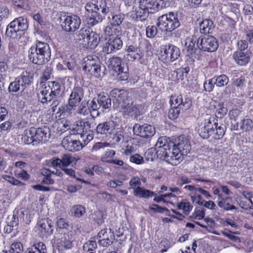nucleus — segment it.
I'll return each instance as SVG.
<instances>
[{"mask_svg": "<svg viewBox=\"0 0 253 253\" xmlns=\"http://www.w3.org/2000/svg\"><path fill=\"white\" fill-rule=\"evenodd\" d=\"M51 56L49 45L45 42L37 41L28 50V58L34 64L42 65L47 62Z\"/></svg>", "mask_w": 253, "mask_h": 253, "instance_id": "f257e3e1", "label": "nucleus"}, {"mask_svg": "<svg viewBox=\"0 0 253 253\" xmlns=\"http://www.w3.org/2000/svg\"><path fill=\"white\" fill-rule=\"evenodd\" d=\"M110 94L115 99L116 102L118 103L119 110L124 115L136 113L137 107L131 99L129 97L128 91L116 88L112 89Z\"/></svg>", "mask_w": 253, "mask_h": 253, "instance_id": "f03ea898", "label": "nucleus"}, {"mask_svg": "<svg viewBox=\"0 0 253 253\" xmlns=\"http://www.w3.org/2000/svg\"><path fill=\"white\" fill-rule=\"evenodd\" d=\"M50 129L47 126L40 127H30L24 131L22 140L26 144H32L37 145L46 142L50 137Z\"/></svg>", "mask_w": 253, "mask_h": 253, "instance_id": "7ed1b4c3", "label": "nucleus"}, {"mask_svg": "<svg viewBox=\"0 0 253 253\" xmlns=\"http://www.w3.org/2000/svg\"><path fill=\"white\" fill-rule=\"evenodd\" d=\"M156 25L159 30L167 34L178 28L180 22L177 14L171 12L160 16Z\"/></svg>", "mask_w": 253, "mask_h": 253, "instance_id": "20e7f679", "label": "nucleus"}, {"mask_svg": "<svg viewBox=\"0 0 253 253\" xmlns=\"http://www.w3.org/2000/svg\"><path fill=\"white\" fill-rule=\"evenodd\" d=\"M28 26L27 19L23 17H19L7 25L6 35L11 39L19 40L28 29Z\"/></svg>", "mask_w": 253, "mask_h": 253, "instance_id": "39448f33", "label": "nucleus"}, {"mask_svg": "<svg viewBox=\"0 0 253 253\" xmlns=\"http://www.w3.org/2000/svg\"><path fill=\"white\" fill-rule=\"evenodd\" d=\"M32 77L27 72L23 73L20 76L11 82L8 87L9 92L17 93L20 91L21 95L26 93V89L32 83Z\"/></svg>", "mask_w": 253, "mask_h": 253, "instance_id": "423d86ee", "label": "nucleus"}, {"mask_svg": "<svg viewBox=\"0 0 253 253\" xmlns=\"http://www.w3.org/2000/svg\"><path fill=\"white\" fill-rule=\"evenodd\" d=\"M83 70L96 78L102 77L104 74V69L101 68V63L97 56H88L84 58Z\"/></svg>", "mask_w": 253, "mask_h": 253, "instance_id": "0eeeda50", "label": "nucleus"}, {"mask_svg": "<svg viewBox=\"0 0 253 253\" xmlns=\"http://www.w3.org/2000/svg\"><path fill=\"white\" fill-rule=\"evenodd\" d=\"M165 137H160L155 145V147L149 148L145 152L147 159L150 160L151 161L156 158H159L160 160L167 159L168 161L172 162L173 163L171 158H168L166 156L167 153L166 148L162 147L164 145H165Z\"/></svg>", "mask_w": 253, "mask_h": 253, "instance_id": "6e6552de", "label": "nucleus"}, {"mask_svg": "<svg viewBox=\"0 0 253 253\" xmlns=\"http://www.w3.org/2000/svg\"><path fill=\"white\" fill-rule=\"evenodd\" d=\"M110 68L118 73V78L121 81H126L129 77L128 68L126 64L122 62L121 58L113 57L108 60Z\"/></svg>", "mask_w": 253, "mask_h": 253, "instance_id": "1a4fd4ad", "label": "nucleus"}, {"mask_svg": "<svg viewBox=\"0 0 253 253\" xmlns=\"http://www.w3.org/2000/svg\"><path fill=\"white\" fill-rule=\"evenodd\" d=\"M165 137V140L166 141V145L162 146L164 148H166L167 152L166 156L168 158H170L173 161V163L172 162L168 161L167 159H161V160L165 161L169 164L171 165L176 166L179 164L183 160V157H182L181 154L179 153V151L177 149H175L174 143L171 141L169 138Z\"/></svg>", "mask_w": 253, "mask_h": 253, "instance_id": "9d476101", "label": "nucleus"}, {"mask_svg": "<svg viewBox=\"0 0 253 253\" xmlns=\"http://www.w3.org/2000/svg\"><path fill=\"white\" fill-rule=\"evenodd\" d=\"M161 58L165 63L176 60L180 55L179 48L173 45H165L161 47Z\"/></svg>", "mask_w": 253, "mask_h": 253, "instance_id": "9b49d317", "label": "nucleus"}, {"mask_svg": "<svg viewBox=\"0 0 253 253\" xmlns=\"http://www.w3.org/2000/svg\"><path fill=\"white\" fill-rule=\"evenodd\" d=\"M197 46L205 51L213 52L217 49L218 42L214 37L207 35L198 38Z\"/></svg>", "mask_w": 253, "mask_h": 253, "instance_id": "f8f14e48", "label": "nucleus"}, {"mask_svg": "<svg viewBox=\"0 0 253 253\" xmlns=\"http://www.w3.org/2000/svg\"><path fill=\"white\" fill-rule=\"evenodd\" d=\"M155 128L147 124L142 125L139 124H135L133 126V134L144 138H151L155 134Z\"/></svg>", "mask_w": 253, "mask_h": 253, "instance_id": "ddd939ff", "label": "nucleus"}, {"mask_svg": "<svg viewBox=\"0 0 253 253\" xmlns=\"http://www.w3.org/2000/svg\"><path fill=\"white\" fill-rule=\"evenodd\" d=\"M84 98L83 88L79 86H75L72 90L69 98V106H66V110L69 113H72L73 107H76Z\"/></svg>", "mask_w": 253, "mask_h": 253, "instance_id": "4468645a", "label": "nucleus"}, {"mask_svg": "<svg viewBox=\"0 0 253 253\" xmlns=\"http://www.w3.org/2000/svg\"><path fill=\"white\" fill-rule=\"evenodd\" d=\"M81 24L80 17L76 15H72L64 17L62 26L66 32L73 33L79 28Z\"/></svg>", "mask_w": 253, "mask_h": 253, "instance_id": "2eb2a0df", "label": "nucleus"}, {"mask_svg": "<svg viewBox=\"0 0 253 253\" xmlns=\"http://www.w3.org/2000/svg\"><path fill=\"white\" fill-rule=\"evenodd\" d=\"M85 9L86 11L91 13L88 20V24L90 26H94L101 22L103 20L102 15L96 12V1L95 3L92 2L86 3L85 5Z\"/></svg>", "mask_w": 253, "mask_h": 253, "instance_id": "dca6fc26", "label": "nucleus"}, {"mask_svg": "<svg viewBox=\"0 0 253 253\" xmlns=\"http://www.w3.org/2000/svg\"><path fill=\"white\" fill-rule=\"evenodd\" d=\"M96 238L98 240L99 246L106 247L113 243L115 240V236L111 229L105 228L99 232Z\"/></svg>", "mask_w": 253, "mask_h": 253, "instance_id": "f3484780", "label": "nucleus"}, {"mask_svg": "<svg viewBox=\"0 0 253 253\" xmlns=\"http://www.w3.org/2000/svg\"><path fill=\"white\" fill-rule=\"evenodd\" d=\"M214 121H217L214 117H210L208 119H206L199 125L198 129V132L200 136L204 139L211 137L212 132L213 123Z\"/></svg>", "mask_w": 253, "mask_h": 253, "instance_id": "a211bd4d", "label": "nucleus"}, {"mask_svg": "<svg viewBox=\"0 0 253 253\" xmlns=\"http://www.w3.org/2000/svg\"><path fill=\"white\" fill-rule=\"evenodd\" d=\"M126 56L129 60L134 61L135 60L140 62L141 59L143 58L144 53L143 49L140 45H130L126 48Z\"/></svg>", "mask_w": 253, "mask_h": 253, "instance_id": "6ab92c4d", "label": "nucleus"}, {"mask_svg": "<svg viewBox=\"0 0 253 253\" xmlns=\"http://www.w3.org/2000/svg\"><path fill=\"white\" fill-rule=\"evenodd\" d=\"M52 222L48 218L40 219L37 223V226L41 235L47 237L52 234L53 228Z\"/></svg>", "mask_w": 253, "mask_h": 253, "instance_id": "aec40b11", "label": "nucleus"}, {"mask_svg": "<svg viewBox=\"0 0 253 253\" xmlns=\"http://www.w3.org/2000/svg\"><path fill=\"white\" fill-rule=\"evenodd\" d=\"M123 42L119 37L110 39L104 46L103 51L107 54L111 53L121 49Z\"/></svg>", "mask_w": 253, "mask_h": 253, "instance_id": "412c9836", "label": "nucleus"}, {"mask_svg": "<svg viewBox=\"0 0 253 253\" xmlns=\"http://www.w3.org/2000/svg\"><path fill=\"white\" fill-rule=\"evenodd\" d=\"M62 145L66 150L71 152L79 151L83 148L80 141L74 140L71 136L64 137L62 140Z\"/></svg>", "mask_w": 253, "mask_h": 253, "instance_id": "4be33fe9", "label": "nucleus"}, {"mask_svg": "<svg viewBox=\"0 0 253 253\" xmlns=\"http://www.w3.org/2000/svg\"><path fill=\"white\" fill-rule=\"evenodd\" d=\"M140 3L144 8L148 9L151 13H154L162 9L164 6L163 0H140Z\"/></svg>", "mask_w": 253, "mask_h": 253, "instance_id": "5701e85b", "label": "nucleus"}, {"mask_svg": "<svg viewBox=\"0 0 253 253\" xmlns=\"http://www.w3.org/2000/svg\"><path fill=\"white\" fill-rule=\"evenodd\" d=\"M178 142L174 144L175 149H177L182 157L186 155L191 150V145L188 140L183 135L180 136L178 138Z\"/></svg>", "mask_w": 253, "mask_h": 253, "instance_id": "b1692460", "label": "nucleus"}, {"mask_svg": "<svg viewBox=\"0 0 253 253\" xmlns=\"http://www.w3.org/2000/svg\"><path fill=\"white\" fill-rule=\"evenodd\" d=\"M233 59L236 63L240 66H245L250 61V52L246 50V51H236L233 55Z\"/></svg>", "mask_w": 253, "mask_h": 253, "instance_id": "393cba45", "label": "nucleus"}, {"mask_svg": "<svg viewBox=\"0 0 253 253\" xmlns=\"http://www.w3.org/2000/svg\"><path fill=\"white\" fill-rule=\"evenodd\" d=\"M116 127L115 123L111 120H107L106 122L99 124L96 126V131L100 134L110 133Z\"/></svg>", "mask_w": 253, "mask_h": 253, "instance_id": "a878e982", "label": "nucleus"}, {"mask_svg": "<svg viewBox=\"0 0 253 253\" xmlns=\"http://www.w3.org/2000/svg\"><path fill=\"white\" fill-rule=\"evenodd\" d=\"M212 132L211 135V140L221 138L225 132V126L223 124H218L215 121L213 123Z\"/></svg>", "mask_w": 253, "mask_h": 253, "instance_id": "bb28decb", "label": "nucleus"}, {"mask_svg": "<svg viewBox=\"0 0 253 253\" xmlns=\"http://www.w3.org/2000/svg\"><path fill=\"white\" fill-rule=\"evenodd\" d=\"M50 88L47 86L46 84H43L40 89L39 97L42 103H45L54 99L55 97L52 94Z\"/></svg>", "mask_w": 253, "mask_h": 253, "instance_id": "cd10ccee", "label": "nucleus"}, {"mask_svg": "<svg viewBox=\"0 0 253 253\" xmlns=\"http://www.w3.org/2000/svg\"><path fill=\"white\" fill-rule=\"evenodd\" d=\"M215 27L213 21L209 19H205L199 22V30L201 34H207L212 32Z\"/></svg>", "mask_w": 253, "mask_h": 253, "instance_id": "c85d7f7f", "label": "nucleus"}, {"mask_svg": "<svg viewBox=\"0 0 253 253\" xmlns=\"http://www.w3.org/2000/svg\"><path fill=\"white\" fill-rule=\"evenodd\" d=\"M99 39V35L91 31L90 34L88 37L87 41L84 42L83 46L87 48L94 49L98 45Z\"/></svg>", "mask_w": 253, "mask_h": 253, "instance_id": "c756f323", "label": "nucleus"}, {"mask_svg": "<svg viewBox=\"0 0 253 253\" xmlns=\"http://www.w3.org/2000/svg\"><path fill=\"white\" fill-rule=\"evenodd\" d=\"M122 29L121 27H117L114 25L109 23L103 29V34L105 36H113L116 35L117 37L121 35Z\"/></svg>", "mask_w": 253, "mask_h": 253, "instance_id": "7c9ffc66", "label": "nucleus"}, {"mask_svg": "<svg viewBox=\"0 0 253 253\" xmlns=\"http://www.w3.org/2000/svg\"><path fill=\"white\" fill-rule=\"evenodd\" d=\"M133 195L135 197L145 199L156 196L154 192L141 187H137L136 189L133 190Z\"/></svg>", "mask_w": 253, "mask_h": 253, "instance_id": "2f4dec72", "label": "nucleus"}, {"mask_svg": "<svg viewBox=\"0 0 253 253\" xmlns=\"http://www.w3.org/2000/svg\"><path fill=\"white\" fill-rule=\"evenodd\" d=\"M25 253H47V249L45 245L40 242L27 248Z\"/></svg>", "mask_w": 253, "mask_h": 253, "instance_id": "473e14b6", "label": "nucleus"}, {"mask_svg": "<svg viewBox=\"0 0 253 253\" xmlns=\"http://www.w3.org/2000/svg\"><path fill=\"white\" fill-rule=\"evenodd\" d=\"M124 19V15L120 13H116L111 11L110 15L108 16V20L110 24L117 27H121V24Z\"/></svg>", "mask_w": 253, "mask_h": 253, "instance_id": "72a5a7b5", "label": "nucleus"}, {"mask_svg": "<svg viewBox=\"0 0 253 253\" xmlns=\"http://www.w3.org/2000/svg\"><path fill=\"white\" fill-rule=\"evenodd\" d=\"M230 200L231 199L229 197L223 198L221 196H219V198H218L217 202V205L225 211L235 210L236 208L230 204Z\"/></svg>", "mask_w": 253, "mask_h": 253, "instance_id": "f704fd0d", "label": "nucleus"}, {"mask_svg": "<svg viewBox=\"0 0 253 253\" xmlns=\"http://www.w3.org/2000/svg\"><path fill=\"white\" fill-rule=\"evenodd\" d=\"M97 102L99 103V107H101L103 110L110 108L111 106V100L107 94H99Z\"/></svg>", "mask_w": 253, "mask_h": 253, "instance_id": "c9c22d12", "label": "nucleus"}, {"mask_svg": "<svg viewBox=\"0 0 253 253\" xmlns=\"http://www.w3.org/2000/svg\"><path fill=\"white\" fill-rule=\"evenodd\" d=\"M46 85L50 88L52 94L55 98H59L61 95V87L60 84L55 81L48 82Z\"/></svg>", "mask_w": 253, "mask_h": 253, "instance_id": "e433bc0d", "label": "nucleus"}, {"mask_svg": "<svg viewBox=\"0 0 253 253\" xmlns=\"http://www.w3.org/2000/svg\"><path fill=\"white\" fill-rule=\"evenodd\" d=\"M111 11L110 8L107 6L105 0H97L96 1V12L98 14H100L101 12L103 19L105 16Z\"/></svg>", "mask_w": 253, "mask_h": 253, "instance_id": "4c0bfd02", "label": "nucleus"}, {"mask_svg": "<svg viewBox=\"0 0 253 253\" xmlns=\"http://www.w3.org/2000/svg\"><path fill=\"white\" fill-rule=\"evenodd\" d=\"M91 33V31L87 28H83L80 29L77 35V40L79 41L80 44L83 45L84 42L87 41V38Z\"/></svg>", "mask_w": 253, "mask_h": 253, "instance_id": "58836bf2", "label": "nucleus"}, {"mask_svg": "<svg viewBox=\"0 0 253 253\" xmlns=\"http://www.w3.org/2000/svg\"><path fill=\"white\" fill-rule=\"evenodd\" d=\"M59 160L61 161V169L66 168L72 163L75 164L77 161L75 157L70 154H64Z\"/></svg>", "mask_w": 253, "mask_h": 253, "instance_id": "ea45409f", "label": "nucleus"}, {"mask_svg": "<svg viewBox=\"0 0 253 253\" xmlns=\"http://www.w3.org/2000/svg\"><path fill=\"white\" fill-rule=\"evenodd\" d=\"M70 211L72 215L77 217H81L85 213V209L81 205H77L73 206Z\"/></svg>", "mask_w": 253, "mask_h": 253, "instance_id": "a19ab883", "label": "nucleus"}, {"mask_svg": "<svg viewBox=\"0 0 253 253\" xmlns=\"http://www.w3.org/2000/svg\"><path fill=\"white\" fill-rule=\"evenodd\" d=\"M20 211H15L13 212V214L10 219L9 217L7 218V222L9 224V230L10 231L11 227H14L17 226L18 224L19 221L20 220Z\"/></svg>", "mask_w": 253, "mask_h": 253, "instance_id": "79ce46f5", "label": "nucleus"}, {"mask_svg": "<svg viewBox=\"0 0 253 253\" xmlns=\"http://www.w3.org/2000/svg\"><path fill=\"white\" fill-rule=\"evenodd\" d=\"M90 109V115L95 118L99 115L100 112L98 111L101 107L99 106V103L97 102V99H93L89 104L88 106Z\"/></svg>", "mask_w": 253, "mask_h": 253, "instance_id": "37998d69", "label": "nucleus"}, {"mask_svg": "<svg viewBox=\"0 0 253 253\" xmlns=\"http://www.w3.org/2000/svg\"><path fill=\"white\" fill-rule=\"evenodd\" d=\"M240 128L245 131H252L253 128V120L250 119H245L240 123Z\"/></svg>", "mask_w": 253, "mask_h": 253, "instance_id": "c03bdc74", "label": "nucleus"}, {"mask_svg": "<svg viewBox=\"0 0 253 253\" xmlns=\"http://www.w3.org/2000/svg\"><path fill=\"white\" fill-rule=\"evenodd\" d=\"M214 84L217 86L222 87L227 84L229 82L228 77L224 74L214 77Z\"/></svg>", "mask_w": 253, "mask_h": 253, "instance_id": "a18cd8bd", "label": "nucleus"}, {"mask_svg": "<svg viewBox=\"0 0 253 253\" xmlns=\"http://www.w3.org/2000/svg\"><path fill=\"white\" fill-rule=\"evenodd\" d=\"M58 246L63 247L65 249H69L72 247V242L70 238L69 235L64 234L60 242H57Z\"/></svg>", "mask_w": 253, "mask_h": 253, "instance_id": "49530a36", "label": "nucleus"}, {"mask_svg": "<svg viewBox=\"0 0 253 253\" xmlns=\"http://www.w3.org/2000/svg\"><path fill=\"white\" fill-rule=\"evenodd\" d=\"M81 123L82 124V134L81 135V137H84L85 134V133H84L87 132L88 131H90V128L91 127H93V124L90 123V121L87 119L81 120Z\"/></svg>", "mask_w": 253, "mask_h": 253, "instance_id": "de8ad7c7", "label": "nucleus"}, {"mask_svg": "<svg viewBox=\"0 0 253 253\" xmlns=\"http://www.w3.org/2000/svg\"><path fill=\"white\" fill-rule=\"evenodd\" d=\"M177 206L178 209L183 210L184 213L186 214H188L193 208V206L186 200H183L181 202L179 203Z\"/></svg>", "mask_w": 253, "mask_h": 253, "instance_id": "09e8293b", "label": "nucleus"}, {"mask_svg": "<svg viewBox=\"0 0 253 253\" xmlns=\"http://www.w3.org/2000/svg\"><path fill=\"white\" fill-rule=\"evenodd\" d=\"M96 237L91 238L83 246V250L85 252L93 251L97 248Z\"/></svg>", "mask_w": 253, "mask_h": 253, "instance_id": "8fccbe9b", "label": "nucleus"}, {"mask_svg": "<svg viewBox=\"0 0 253 253\" xmlns=\"http://www.w3.org/2000/svg\"><path fill=\"white\" fill-rule=\"evenodd\" d=\"M198 39L196 38L188 37L186 39L185 45L186 47L187 50L192 53L193 52L195 46V43L197 42Z\"/></svg>", "mask_w": 253, "mask_h": 253, "instance_id": "3c124183", "label": "nucleus"}, {"mask_svg": "<svg viewBox=\"0 0 253 253\" xmlns=\"http://www.w3.org/2000/svg\"><path fill=\"white\" fill-rule=\"evenodd\" d=\"M151 12L146 8H144V6H142V4L139 3V8L137 11V16L140 18L141 21L146 20Z\"/></svg>", "mask_w": 253, "mask_h": 253, "instance_id": "603ef678", "label": "nucleus"}, {"mask_svg": "<svg viewBox=\"0 0 253 253\" xmlns=\"http://www.w3.org/2000/svg\"><path fill=\"white\" fill-rule=\"evenodd\" d=\"M197 198L198 199V201L197 203L199 205H203L206 208L211 209V210H214L216 208L215 204L212 201H206L205 200H203L202 199V197L200 195H198Z\"/></svg>", "mask_w": 253, "mask_h": 253, "instance_id": "864d4df0", "label": "nucleus"}, {"mask_svg": "<svg viewBox=\"0 0 253 253\" xmlns=\"http://www.w3.org/2000/svg\"><path fill=\"white\" fill-rule=\"evenodd\" d=\"M191 105L192 101L189 98L185 97L183 99L181 96V98L179 104L178 108H179L181 110H186L189 109Z\"/></svg>", "mask_w": 253, "mask_h": 253, "instance_id": "5fc2aeb1", "label": "nucleus"}, {"mask_svg": "<svg viewBox=\"0 0 253 253\" xmlns=\"http://www.w3.org/2000/svg\"><path fill=\"white\" fill-rule=\"evenodd\" d=\"M23 251V247L20 242H15L12 243L10 247L9 253H22Z\"/></svg>", "mask_w": 253, "mask_h": 253, "instance_id": "6e6d98bb", "label": "nucleus"}, {"mask_svg": "<svg viewBox=\"0 0 253 253\" xmlns=\"http://www.w3.org/2000/svg\"><path fill=\"white\" fill-rule=\"evenodd\" d=\"M180 109L178 107L175 106H171V108L169 111V117L171 120H175L178 118L179 115Z\"/></svg>", "mask_w": 253, "mask_h": 253, "instance_id": "4d7b16f0", "label": "nucleus"}, {"mask_svg": "<svg viewBox=\"0 0 253 253\" xmlns=\"http://www.w3.org/2000/svg\"><path fill=\"white\" fill-rule=\"evenodd\" d=\"M158 33V29L156 26H148L146 28V35L148 38H154Z\"/></svg>", "mask_w": 253, "mask_h": 253, "instance_id": "13d9d810", "label": "nucleus"}, {"mask_svg": "<svg viewBox=\"0 0 253 253\" xmlns=\"http://www.w3.org/2000/svg\"><path fill=\"white\" fill-rule=\"evenodd\" d=\"M245 78L244 77H240L239 78L235 79L233 83V84L238 90V92H239V90L242 91L243 87L245 85Z\"/></svg>", "mask_w": 253, "mask_h": 253, "instance_id": "bf43d9fd", "label": "nucleus"}, {"mask_svg": "<svg viewBox=\"0 0 253 253\" xmlns=\"http://www.w3.org/2000/svg\"><path fill=\"white\" fill-rule=\"evenodd\" d=\"M90 109L88 106H87L85 103L82 102L80 105L78 107L77 110L76 111L77 113L79 114H82L85 116L90 113Z\"/></svg>", "mask_w": 253, "mask_h": 253, "instance_id": "052dcab7", "label": "nucleus"}, {"mask_svg": "<svg viewBox=\"0 0 253 253\" xmlns=\"http://www.w3.org/2000/svg\"><path fill=\"white\" fill-rule=\"evenodd\" d=\"M20 212V220L28 224L31 222V217L28 210L19 211Z\"/></svg>", "mask_w": 253, "mask_h": 253, "instance_id": "680f3d73", "label": "nucleus"}, {"mask_svg": "<svg viewBox=\"0 0 253 253\" xmlns=\"http://www.w3.org/2000/svg\"><path fill=\"white\" fill-rule=\"evenodd\" d=\"M2 178L8 182L9 183L12 184L13 185H21L22 183L18 180V179H15L14 177L7 175V174H2L1 175Z\"/></svg>", "mask_w": 253, "mask_h": 253, "instance_id": "e2e57ef3", "label": "nucleus"}, {"mask_svg": "<svg viewBox=\"0 0 253 253\" xmlns=\"http://www.w3.org/2000/svg\"><path fill=\"white\" fill-rule=\"evenodd\" d=\"M141 182L138 177H133L129 181V189L135 190L137 187H140Z\"/></svg>", "mask_w": 253, "mask_h": 253, "instance_id": "0e129e2a", "label": "nucleus"}, {"mask_svg": "<svg viewBox=\"0 0 253 253\" xmlns=\"http://www.w3.org/2000/svg\"><path fill=\"white\" fill-rule=\"evenodd\" d=\"M214 77L211 79L208 80L204 84V87L205 90L208 92H211L213 90L214 87Z\"/></svg>", "mask_w": 253, "mask_h": 253, "instance_id": "69168bd1", "label": "nucleus"}, {"mask_svg": "<svg viewBox=\"0 0 253 253\" xmlns=\"http://www.w3.org/2000/svg\"><path fill=\"white\" fill-rule=\"evenodd\" d=\"M59 125L58 127H60V130L65 131L66 130L71 128V123L67 120H62L57 123Z\"/></svg>", "mask_w": 253, "mask_h": 253, "instance_id": "338daca9", "label": "nucleus"}, {"mask_svg": "<svg viewBox=\"0 0 253 253\" xmlns=\"http://www.w3.org/2000/svg\"><path fill=\"white\" fill-rule=\"evenodd\" d=\"M56 225L60 229H66L69 226V222L65 218H60L57 220Z\"/></svg>", "mask_w": 253, "mask_h": 253, "instance_id": "774afa93", "label": "nucleus"}]
</instances>
